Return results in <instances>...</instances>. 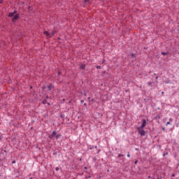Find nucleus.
I'll return each instance as SVG.
<instances>
[{"label": "nucleus", "mask_w": 179, "mask_h": 179, "mask_svg": "<svg viewBox=\"0 0 179 179\" xmlns=\"http://www.w3.org/2000/svg\"><path fill=\"white\" fill-rule=\"evenodd\" d=\"M85 3H86V5H87V3H89V0H84Z\"/></svg>", "instance_id": "9d476101"}, {"label": "nucleus", "mask_w": 179, "mask_h": 179, "mask_svg": "<svg viewBox=\"0 0 179 179\" xmlns=\"http://www.w3.org/2000/svg\"><path fill=\"white\" fill-rule=\"evenodd\" d=\"M162 94H164V92H162Z\"/></svg>", "instance_id": "cd10ccee"}, {"label": "nucleus", "mask_w": 179, "mask_h": 179, "mask_svg": "<svg viewBox=\"0 0 179 179\" xmlns=\"http://www.w3.org/2000/svg\"><path fill=\"white\" fill-rule=\"evenodd\" d=\"M13 163H15V162H13Z\"/></svg>", "instance_id": "f704fd0d"}, {"label": "nucleus", "mask_w": 179, "mask_h": 179, "mask_svg": "<svg viewBox=\"0 0 179 179\" xmlns=\"http://www.w3.org/2000/svg\"><path fill=\"white\" fill-rule=\"evenodd\" d=\"M158 118H160V116H158Z\"/></svg>", "instance_id": "2f4dec72"}, {"label": "nucleus", "mask_w": 179, "mask_h": 179, "mask_svg": "<svg viewBox=\"0 0 179 179\" xmlns=\"http://www.w3.org/2000/svg\"><path fill=\"white\" fill-rule=\"evenodd\" d=\"M138 134H140L141 136H145V135L146 134V132H145V130H143V129L138 127Z\"/></svg>", "instance_id": "f257e3e1"}, {"label": "nucleus", "mask_w": 179, "mask_h": 179, "mask_svg": "<svg viewBox=\"0 0 179 179\" xmlns=\"http://www.w3.org/2000/svg\"><path fill=\"white\" fill-rule=\"evenodd\" d=\"M55 170H56V171H58L59 170V168L57 167V168L55 169Z\"/></svg>", "instance_id": "dca6fc26"}, {"label": "nucleus", "mask_w": 179, "mask_h": 179, "mask_svg": "<svg viewBox=\"0 0 179 179\" xmlns=\"http://www.w3.org/2000/svg\"><path fill=\"white\" fill-rule=\"evenodd\" d=\"M56 135H57V131H54L52 133V134L49 136V138H50V139H52V138H55Z\"/></svg>", "instance_id": "7ed1b4c3"}, {"label": "nucleus", "mask_w": 179, "mask_h": 179, "mask_svg": "<svg viewBox=\"0 0 179 179\" xmlns=\"http://www.w3.org/2000/svg\"><path fill=\"white\" fill-rule=\"evenodd\" d=\"M122 156H124V155L120 154V155H118V157H122Z\"/></svg>", "instance_id": "2eb2a0df"}, {"label": "nucleus", "mask_w": 179, "mask_h": 179, "mask_svg": "<svg viewBox=\"0 0 179 179\" xmlns=\"http://www.w3.org/2000/svg\"><path fill=\"white\" fill-rule=\"evenodd\" d=\"M127 157H131V155L128 154Z\"/></svg>", "instance_id": "412c9836"}, {"label": "nucleus", "mask_w": 179, "mask_h": 179, "mask_svg": "<svg viewBox=\"0 0 179 179\" xmlns=\"http://www.w3.org/2000/svg\"><path fill=\"white\" fill-rule=\"evenodd\" d=\"M158 78H159V77H156V78H155V79H158Z\"/></svg>", "instance_id": "c85d7f7f"}, {"label": "nucleus", "mask_w": 179, "mask_h": 179, "mask_svg": "<svg viewBox=\"0 0 179 179\" xmlns=\"http://www.w3.org/2000/svg\"><path fill=\"white\" fill-rule=\"evenodd\" d=\"M44 34H45V36H48L49 37H51V36H54L55 33L54 31L48 32L47 31H45Z\"/></svg>", "instance_id": "f03ea898"}, {"label": "nucleus", "mask_w": 179, "mask_h": 179, "mask_svg": "<svg viewBox=\"0 0 179 179\" xmlns=\"http://www.w3.org/2000/svg\"><path fill=\"white\" fill-rule=\"evenodd\" d=\"M169 120H170V121H173V119L171 118V119H169Z\"/></svg>", "instance_id": "bb28decb"}, {"label": "nucleus", "mask_w": 179, "mask_h": 179, "mask_svg": "<svg viewBox=\"0 0 179 179\" xmlns=\"http://www.w3.org/2000/svg\"><path fill=\"white\" fill-rule=\"evenodd\" d=\"M80 101H81V103H83V102H84V101H83V100H81Z\"/></svg>", "instance_id": "a878e982"}, {"label": "nucleus", "mask_w": 179, "mask_h": 179, "mask_svg": "<svg viewBox=\"0 0 179 179\" xmlns=\"http://www.w3.org/2000/svg\"><path fill=\"white\" fill-rule=\"evenodd\" d=\"M45 103H47V101H43V104H45Z\"/></svg>", "instance_id": "f3484780"}, {"label": "nucleus", "mask_w": 179, "mask_h": 179, "mask_svg": "<svg viewBox=\"0 0 179 179\" xmlns=\"http://www.w3.org/2000/svg\"><path fill=\"white\" fill-rule=\"evenodd\" d=\"M164 82H165V83H169L170 82V79L166 78Z\"/></svg>", "instance_id": "1a4fd4ad"}, {"label": "nucleus", "mask_w": 179, "mask_h": 179, "mask_svg": "<svg viewBox=\"0 0 179 179\" xmlns=\"http://www.w3.org/2000/svg\"><path fill=\"white\" fill-rule=\"evenodd\" d=\"M148 85H149V86H150V85H152V82H149Z\"/></svg>", "instance_id": "6ab92c4d"}, {"label": "nucleus", "mask_w": 179, "mask_h": 179, "mask_svg": "<svg viewBox=\"0 0 179 179\" xmlns=\"http://www.w3.org/2000/svg\"><path fill=\"white\" fill-rule=\"evenodd\" d=\"M96 69H101V66H96Z\"/></svg>", "instance_id": "ddd939ff"}, {"label": "nucleus", "mask_w": 179, "mask_h": 179, "mask_svg": "<svg viewBox=\"0 0 179 179\" xmlns=\"http://www.w3.org/2000/svg\"><path fill=\"white\" fill-rule=\"evenodd\" d=\"M31 9V7H29V10Z\"/></svg>", "instance_id": "473e14b6"}, {"label": "nucleus", "mask_w": 179, "mask_h": 179, "mask_svg": "<svg viewBox=\"0 0 179 179\" xmlns=\"http://www.w3.org/2000/svg\"><path fill=\"white\" fill-rule=\"evenodd\" d=\"M2 2H3V0H0V3H2Z\"/></svg>", "instance_id": "b1692460"}, {"label": "nucleus", "mask_w": 179, "mask_h": 179, "mask_svg": "<svg viewBox=\"0 0 179 179\" xmlns=\"http://www.w3.org/2000/svg\"><path fill=\"white\" fill-rule=\"evenodd\" d=\"M59 136H61V135H60L59 134H57V133H56V136H55V138L56 139H59Z\"/></svg>", "instance_id": "6e6552de"}, {"label": "nucleus", "mask_w": 179, "mask_h": 179, "mask_svg": "<svg viewBox=\"0 0 179 179\" xmlns=\"http://www.w3.org/2000/svg\"><path fill=\"white\" fill-rule=\"evenodd\" d=\"M2 139H3V136H0V141H2Z\"/></svg>", "instance_id": "4468645a"}, {"label": "nucleus", "mask_w": 179, "mask_h": 179, "mask_svg": "<svg viewBox=\"0 0 179 179\" xmlns=\"http://www.w3.org/2000/svg\"><path fill=\"white\" fill-rule=\"evenodd\" d=\"M138 163V161H135L134 164H136Z\"/></svg>", "instance_id": "5701e85b"}, {"label": "nucleus", "mask_w": 179, "mask_h": 179, "mask_svg": "<svg viewBox=\"0 0 179 179\" xmlns=\"http://www.w3.org/2000/svg\"><path fill=\"white\" fill-rule=\"evenodd\" d=\"M80 69H85V65H81V66H80Z\"/></svg>", "instance_id": "f8f14e48"}, {"label": "nucleus", "mask_w": 179, "mask_h": 179, "mask_svg": "<svg viewBox=\"0 0 179 179\" xmlns=\"http://www.w3.org/2000/svg\"><path fill=\"white\" fill-rule=\"evenodd\" d=\"M85 96H86V94H85Z\"/></svg>", "instance_id": "72a5a7b5"}, {"label": "nucleus", "mask_w": 179, "mask_h": 179, "mask_svg": "<svg viewBox=\"0 0 179 179\" xmlns=\"http://www.w3.org/2000/svg\"><path fill=\"white\" fill-rule=\"evenodd\" d=\"M166 125H170V122H168Z\"/></svg>", "instance_id": "a211bd4d"}, {"label": "nucleus", "mask_w": 179, "mask_h": 179, "mask_svg": "<svg viewBox=\"0 0 179 179\" xmlns=\"http://www.w3.org/2000/svg\"><path fill=\"white\" fill-rule=\"evenodd\" d=\"M164 129H165L164 128L162 129L163 131H164Z\"/></svg>", "instance_id": "c756f323"}, {"label": "nucleus", "mask_w": 179, "mask_h": 179, "mask_svg": "<svg viewBox=\"0 0 179 179\" xmlns=\"http://www.w3.org/2000/svg\"><path fill=\"white\" fill-rule=\"evenodd\" d=\"M48 90H52V89H54V85L50 84V85L48 86Z\"/></svg>", "instance_id": "423d86ee"}, {"label": "nucleus", "mask_w": 179, "mask_h": 179, "mask_svg": "<svg viewBox=\"0 0 179 179\" xmlns=\"http://www.w3.org/2000/svg\"><path fill=\"white\" fill-rule=\"evenodd\" d=\"M58 75H61V72H59V73H58Z\"/></svg>", "instance_id": "393cba45"}, {"label": "nucleus", "mask_w": 179, "mask_h": 179, "mask_svg": "<svg viewBox=\"0 0 179 179\" xmlns=\"http://www.w3.org/2000/svg\"><path fill=\"white\" fill-rule=\"evenodd\" d=\"M162 55H164H164H167V52H162Z\"/></svg>", "instance_id": "9b49d317"}, {"label": "nucleus", "mask_w": 179, "mask_h": 179, "mask_svg": "<svg viewBox=\"0 0 179 179\" xmlns=\"http://www.w3.org/2000/svg\"><path fill=\"white\" fill-rule=\"evenodd\" d=\"M131 57L134 58V57H135V55L134 54H131Z\"/></svg>", "instance_id": "4be33fe9"}, {"label": "nucleus", "mask_w": 179, "mask_h": 179, "mask_svg": "<svg viewBox=\"0 0 179 179\" xmlns=\"http://www.w3.org/2000/svg\"><path fill=\"white\" fill-rule=\"evenodd\" d=\"M84 106H86V103H84Z\"/></svg>", "instance_id": "7c9ffc66"}, {"label": "nucleus", "mask_w": 179, "mask_h": 179, "mask_svg": "<svg viewBox=\"0 0 179 179\" xmlns=\"http://www.w3.org/2000/svg\"><path fill=\"white\" fill-rule=\"evenodd\" d=\"M145 127H146V120H143V123L141 124V127H140L139 128H141L143 129V128H145Z\"/></svg>", "instance_id": "20e7f679"}, {"label": "nucleus", "mask_w": 179, "mask_h": 179, "mask_svg": "<svg viewBox=\"0 0 179 179\" xmlns=\"http://www.w3.org/2000/svg\"><path fill=\"white\" fill-rule=\"evenodd\" d=\"M8 16L9 17H13V16H15V13H10Z\"/></svg>", "instance_id": "0eeeda50"}, {"label": "nucleus", "mask_w": 179, "mask_h": 179, "mask_svg": "<svg viewBox=\"0 0 179 179\" xmlns=\"http://www.w3.org/2000/svg\"><path fill=\"white\" fill-rule=\"evenodd\" d=\"M17 19H19V15H14V17L13 18V22H15V20H17Z\"/></svg>", "instance_id": "39448f33"}, {"label": "nucleus", "mask_w": 179, "mask_h": 179, "mask_svg": "<svg viewBox=\"0 0 179 179\" xmlns=\"http://www.w3.org/2000/svg\"><path fill=\"white\" fill-rule=\"evenodd\" d=\"M105 62H106V60L102 61V64H105Z\"/></svg>", "instance_id": "aec40b11"}]
</instances>
